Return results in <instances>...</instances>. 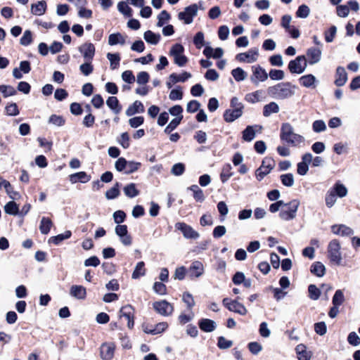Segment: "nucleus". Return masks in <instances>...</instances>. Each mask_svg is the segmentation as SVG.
<instances>
[{
  "instance_id": "e433bc0d",
  "label": "nucleus",
  "mask_w": 360,
  "mask_h": 360,
  "mask_svg": "<svg viewBox=\"0 0 360 360\" xmlns=\"http://www.w3.org/2000/svg\"><path fill=\"white\" fill-rule=\"evenodd\" d=\"M279 111V106L276 102H271L264 106L263 115L266 117H269L273 113H277Z\"/></svg>"
},
{
  "instance_id": "052dcab7",
  "label": "nucleus",
  "mask_w": 360,
  "mask_h": 360,
  "mask_svg": "<svg viewBox=\"0 0 360 360\" xmlns=\"http://www.w3.org/2000/svg\"><path fill=\"white\" fill-rule=\"evenodd\" d=\"M308 291L309 297H310V299L313 300H316L319 298L321 291L315 285H309L308 288Z\"/></svg>"
},
{
  "instance_id": "9b49d317",
  "label": "nucleus",
  "mask_w": 360,
  "mask_h": 360,
  "mask_svg": "<svg viewBox=\"0 0 360 360\" xmlns=\"http://www.w3.org/2000/svg\"><path fill=\"white\" fill-rule=\"evenodd\" d=\"M259 49L252 48L247 52L240 53L236 55V59L241 63H253L258 60Z\"/></svg>"
},
{
  "instance_id": "bf43d9fd",
  "label": "nucleus",
  "mask_w": 360,
  "mask_h": 360,
  "mask_svg": "<svg viewBox=\"0 0 360 360\" xmlns=\"http://www.w3.org/2000/svg\"><path fill=\"white\" fill-rule=\"evenodd\" d=\"M182 300L186 304L188 309L191 310V309L195 305V300L192 295L189 292H184L182 295Z\"/></svg>"
},
{
  "instance_id": "f8f14e48",
  "label": "nucleus",
  "mask_w": 360,
  "mask_h": 360,
  "mask_svg": "<svg viewBox=\"0 0 360 360\" xmlns=\"http://www.w3.org/2000/svg\"><path fill=\"white\" fill-rule=\"evenodd\" d=\"M222 302L223 304L231 311L243 316L245 315L248 312L245 307L237 300H232L226 297L223 300Z\"/></svg>"
},
{
  "instance_id": "cd10ccee",
  "label": "nucleus",
  "mask_w": 360,
  "mask_h": 360,
  "mask_svg": "<svg viewBox=\"0 0 360 360\" xmlns=\"http://www.w3.org/2000/svg\"><path fill=\"white\" fill-rule=\"evenodd\" d=\"M126 36L119 32L111 34L108 37V44L110 46L117 44L124 45L126 42Z\"/></svg>"
},
{
  "instance_id": "3c124183",
  "label": "nucleus",
  "mask_w": 360,
  "mask_h": 360,
  "mask_svg": "<svg viewBox=\"0 0 360 360\" xmlns=\"http://www.w3.org/2000/svg\"><path fill=\"white\" fill-rule=\"evenodd\" d=\"M107 58L109 60L110 63V68L112 70H115L118 67L120 61V57L119 53H108L107 54Z\"/></svg>"
},
{
  "instance_id": "338daca9",
  "label": "nucleus",
  "mask_w": 360,
  "mask_h": 360,
  "mask_svg": "<svg viewBox=\"0 0 360 360\" xmlns=\"http://www.w3.org/2000/svg\"><path fill=\"white\" fill-rule=\"evenodd\" d=\"M193 43L197 49H201L205 45L204 34L202 32H198L195 34L193 38Z\"/></svg>"
},
{
  "instance_id": "393cba45",
  "label": "nucleus",
  "mask_w": 360,
  "mask_h": 360,
  "mask_svg": "<svg viewBox=\"0 0 360 360\" xmlns=\"http://www.w3.org/2000/svg\"><path fill=\"white\" fill-rule=\"evenodd\" d=\"M91 179V176L88 175L85 172H79L69 176V180L71 184H76L79 181L81 183H86Z\"/></svg>"
},
{
  "instance_id": "4d7b16f0",
  "label": "nucleus",
  "mask_w": 360,
  "mask_h": 360,
  "mask_svg": "<svg viewBox=\"0 0 360 360\" xmlns=\"http://www.w3.org/2000/svg\"><path fill=\"white\" fill-rule=\"evenodd\" d=\"M119 183H116L113 187L108 190L105 193V197L108 200L117 198L120 195Z\"/></svg>"
},
{
  "instance_id": "49530a36",
  "label": "nucleus",
  "mask_w": 360,
  "mask_h": 360,
  "mask_svg": "<svg viewBox=\"0 0 360 360\" xmlns=\"http://www.w3.org/2000/svg\"><path fill=\"white\" fill-rule=\"evenodd\" d=\"M145 264L143 262H139L136 264V267L132 273V278L137 279L140 276H143L145 274Z\"/></svg>"
},
{
  "instance_id": "ddd939ff",
  "label": "nucleus",
  "mask_w": 360,
  "mask_h": 360,
  "mask_svg": "<svg viewBox=\"0 0 360 360\" xmlns=\"http://www.w3.org/2000/svg\"><path fill=\"white\" fill-rule=\"evenodd\" d=\"M175 228L181 231L184 237L187 239H197L200 236L198 232L186 223L178 222L175 224Z\"/></svg>"
},
{
  "instance_id": "0e129e2a",
  "label": "nucleus",
  "mask_w": 360,
  "mask_h": 360,
  "mask_svg": "<svg viewBox=\"0 0 360 360\" xmlns=\"http://www.w3.org/2000/svg\"><path fill=\"white\" fill-rule=\"evenodd\" d=\"M65 122V119L60 115H52L49 119V123L57 127H61L64 125Z\"/></svg>"
},
{
  "instance_id": "39448f33",
  "label": "nucleus",
  "mask_w": 360,
  "mask_h": 360,
  "mask_svg": "<svg viewBox=\"0 0 360 360\" xmlns=\"http://www.w3.org/2000/svg\"><path fill=\"white\" fill-rule=\"evenodd\" d=\"M140 167V162L127 161L124 158H119L115 164V167L117 171L124 172L126 174H129L137 171Z\"/></svg>"
},
{
  "instance_id": "f03ea898",
  "label": "nucleus",
  "mask_w": 360,
  "mask_h": 360,
  "mask_svg": "<svg viewBox=\"0 0 360 360\" xmlns=\"http://www.w3.org/2000/svg\"><path fill=\"white\" fill-rule=\"evenodd\" d=\"M280 139L292 146H299L305 141L304 137L295 133L292 126L288 122L281 125Z\"/></svg>"
},
{
  "instance_id": "a211bd4d",
  "label": "nucleus",
  "mask_w": 360,
  "mask_h": 360,
  "mask_svg": "<svg viewBox=\"0 0 360 360\" xmlns=\"http://www.w3.org/2000/svg\"><path fill=\"white\" fill-rule=\"evenodd\" d=\"M321 50L320 48H309L307 51V57L309 65L318 63L321 58Z\"/></svg>"
},
{
  "instance_id": "1a4fd4ad",
  "label": "nucleus",
  "mask_w": 360,
  "mask_h": 360,
  "mask_svg": "<svg viewBox=\"0 0 360 360\" xmlns=\"http://www.w3.org/2000/svg\"><path fill=\"white\" fill-rule=\"evenodd\" d=\"M198 11V6L195 4H192L185 8L184 11L179 13L178 18L185 24H191L193 22V18L197 15Z\"/></svg>"
},
{
  "instance_id": "864d4df0",
  "label": "nucleus",
  "mask_w": 360,
  "mask_h": 360,
  "mask_svg": "<svg viewBox=\"0 0 360 360\" xmlns=\"http://www.w3.org/2000/svg\"><path fill=\"white\" fill-rule=\"evenodd\" d=\"M91 61L92 60H85V62L79 66V70L85 76L89 75L94 70Z\"/></svg>"
},
{
  "instance_id": "423d86ee",
  "label": "nucleus",
  "mask_w": 360,
  "mask_h": 360,
  "mask_svg": "<svg viewBox=\"0 0 360 360\" xmlns=\"http://www.w3.org/2000/svg\"><path fill=\"white\" fill-rule=\"evenodd\" d=\"M184 52V48L180 44H175L169 51V55L174 58V63L179 67H184L188 62V58Z\"/></svg>"
},
{
  "instance_id": "e2e57ef3",
  "label": "nucleus",
  "mask_w": 360,
  "mask_h": 360,
  "mask_svg": "<svg viewBox=\"0 0 360 360\" xmlns=\"http://www.w3.org/2000/svg\"><path fill=\"white\" fill-rule=\"evenodd\" d=\"M170 18V15L166 11H162L158 16V27H162Z\"/></svg>"
},
{
  "instance_id": "4468645a",
  "label": "nucleus",
  "mask_w": 360,
  "mask_h": 360,
  "mask_svg": "<svg viewBox=\"0 0 360 360\" xmlns=\"http://www.w3.org/2000/svg\"><path fill=\"white\" fill-rule=\"evenodd\" d=\"M154 309L160 315L167 316L171 315L174 311V307L166 300H161L153 303Z\"/></svg>"
},
{
  "instance_id": "4c0bfd02",
  "label": "nucleus",
  "mask_w": 360,
  "mask_h": 360,
  "mask_svg": "<svg viewBox=\"0 0 360 360\" xmlns=\"http://www.w3.org/2000/svg\"><path fill=\"white\" fill-rule=\"evenodd\" d=\"M167 327V322H160L156 324L154 328L151 329L146 327L143 330L146 333L156 335L163 332Z\"/></svg>"
},
{
  "instance_id": "0eeeda50",
  "label": "nucleus",
  "mask_w": 360,
  "mask_h": 360,
  "mask_svg": "<svg viewBox=\"0 0 360 360\" xmlns=\"http://www.w3.org/2000/svg\"><path fill=\"white\" fill-rule=\"evenodd\" d=\"M275 161L266 157L263 159L261 166L255 171L256 179L261 181L275 167Z\"/></svg>"
},
{
  "instance_id": "bb28decb",
  "label": "nucleus",
  "mask_w": 360,
  "mask_h": 360,
  "mask_svg": "<svg viewBox=\"0 0 360 360\" xmlns=\"http://www.w3.org/2000/svg\"><path fill=\"white\" fill-rule=\"evenodd\" d=\"M243 114V110L239 109H228L224 114V118L227 122H232L239 118Z\"/></svg>"
},
{
  "instance_id": "aec40b11",
  "label": "nucleus",
  "mask_w": 360,
  "mask_h": 360,
  "mask_svg": "<svg viewBox=\"0 0 360 360\" xmlns=\"http://www.w3.org/2000/svg\"><path fill=\"white\" fill-rule=\"evenodd\" d=\"M300 84L306 88L315 89L318 84L316 77L311 74L302 76L299 79Z\"/></svg>"
},
{
  "instance_id": "69168bd1",
  "label": "nucleus",
  "mask_w": 360,
  "mask_h": 360,
  "mask_svg": "<svg viewBox=\"0 0 360 360\" xmlns=\"http://www.w3.org/2000/svg\"><path fill=\"white\" fill-rule=\"evenodd\" d=\"M183 98V92L181 90V88L180 86H178L177 88L172 89L169 94V98L171 101H177V100H181Z\"/></svg>"
},
{
  "instance_id": "b1692460",
  "label": "nucleus",
  "mask_w": 360,
  "mask_h": 360,
  "mask_svg": "<svg viewBox=\"0 0 360 360\" xmlns=\"http://www.w3.org/2000/svg\"><path fill=\"white\" fill-rule=\"evenodd\" d=\"M347 81V74L343 67H338L336 70L335 84L338 86H342Z\"/></svg>"
},
{
  "instance_id": "09e8293b",
  "label": "nucleus",
  "mask_w": 360,
  "mask_h": 360,
  "mask_svg": "<svg viewBox=\"0 0 360 360\" xmlns=\"http://www.w3.org/2000/svg\"><path fill=\"white\" fill-rule=\"evenodd\" d=\"M231 75L237 82H241L246 79L247 72H245L242 68H237L231 71Z\"/></svg>"
},
{
  "instance_id": "412c9836",
  "label": "nucleus",
  "mask_w": 360,
  "mask_h": 360,
  "mask_svg": "<svg viewBox=\"0 0 360 360\" xmlns=\"http://www.w3.org/2000/svg\"><path fill=\"white\" fill-rule=\"evenodd\" d=\"M262 127L259 125L248 126L243 131V139L245 141H252L256 134V131H260Z\"/></svg>"
},
{
  "instance_id": "9d476101",
  "label": "nucleus",
  "mask_w": 360,
  "mask_h": 360,
  "mask_svg": "<svg viewBox=\"0 0 360 360\" xmlns=\"http://www.w3.org/2000/svg\"><path fill=\"white\" fill-rule=\"evenodd\" d=\"M251 70L250 81L254 84L258 85L259 82H264L268 79V73L259 65L252 66Z\"/></svg>"
},
{
  "instance_id": "5fc2aeb1",
  "label": "nucleus",
  "mask_w": 360,
  "mask_h": 360,
  "mask_svg": "<svg viewBox=\"0 0 360 360\" xmlns=\"http://www.w3.org/2000/svg\"><path fill=\"white\" fill-rule=\"evenodd\" d=\"M337 201V196L332 192V191L328 190L326 194L325 202L326 205L328 208H331Z\"/></svg>"
},
{
  "instance_id": "37998d69",
  "label": "nucleus",
  "mask_w": 360,
  "mask_h": 360,
  "mask_svg": "<svg viewBox=\"0 0 360 360\" xmlns=\"http://www.w3.org/2000/svg\"><path fill=\"white\" fill-rule=\"evenodd\" d=\"M72 233L70 231H65L63 233L58 234L56 236H52L49 238V242L53 243L55 245L60 244L63 240L70 238Z\"/></svg>"
},
{
  "instance_id": "603ef678",
  "label": "nucleus",
  "mask_w": 360,
  "mask_h": 360,
  "mask_svg": "<svg viewBox=\"0 0 360 360\" xmlns=\"http://www.w3.org/2000/svg\"><path fill=\"white\" fill-rule=\"evenodd\" d=\"M231 165L230 164H227L225 165L222 169V172L220 174L221 180L223 183H225L230 177L233 175V173L231 172Z\"/></svg>"
},
{
  "instance_id": "13d9d810",
  "label": "nucleus",
  "mask_w": 360,
  "mask_h": 360,
  "mask_svg": "<svg viewBox=\"0 0 360 360\" xmlns=\"http://www.w3.org/2000/svg\"><path fill=\"white\" fill-rule=\"evenodd\" d=\"M183 119V116H180L173 119L169 124L165 127V132L166 134H170L177 126L180 124Z\"/></svg>"
},
{
  "instance_id": "7c9ffc66",
  "label": "nucleus",
  "mask_w": 360,
  "mask_h": 360,
  "mask_svg": "<svg viewBox=\"0 0 360 360\" xmlns=\"http://www.w3.org/2000/svg\"><path fill=\"white\" fill-rule=\"evenodd\" d=\"M264 91L263 90H257L254 92L248 94L245 96V100L251 103H255L261 101L264 98Z\"/></svg>"
},
{
  "instance_id": "8fccbe9b",
  "label": "nucleus",
  "mask_w": 360,
  "mask_h": 360,
  "mask_svg": "<svg viewBox=\"0 0 360 360\" xmlns=\"http://www.w3.org/2000/svg\"><path fill=\"white\" fill-rule=\"evenodd\" d=\"M117 9L119 12L127 17H131L132 15V9L124 1L118 3Z\"/></svg>"
},
{
  "instance_id": "de8ad7c7",
  "label": "nucleus",
  "mask_w": 360,
  "mask_h": 360,
  "mask_svg": "<svg viewBox=\"0 0 360 360\" xmlns=\"http://www.w3.org/2000/svg\"><path fill=\"white\" fill-rule=\"evenodd\" d=\"M274 81L282 80L285 78V72L282 70L271 69L268 73V77Z\"/></svg>"
},
{
  "instance_id": "79ce46f5",
  "label": "nucleus",
  "mask_w": 360,
  "mask_h": 360,
  "mask_svg": "<svg viewBox=\"0 0 360 360\" xmlns=\"http://www.w3.org/2000/svg\"><path fill=\"white\" fill-rule=\"evenodd\" d=\"M191 77V75L189 72H184L181 75H177L175 73H172L169 75V80L172 82V83L177 82H184L188 79Z\"/></svg>"
},
{
  "instance_id": "6e6552de",
  "label": "nucleus",
  "mask_w": 360,
  "mask_h": 360,
  "mask_svg": "<svg viewBox=\"0 0 360 360\" xmlns=\"http://www.w3.org/2000/svg\"><path fill=\"white\" fill-rule=\"evenodd\" d=\"M307 67V61L305 56H299L288 64V69L291 73L301 74L304 72Z\"/></svg>"
},
{
  "instance_id": "c03bdc74",
  "label": "nucleus",
  "mask_w": 360,
  "mask_h": 360,
  "mask_svg": "<svg viewBox=\"0 0 360 360\" xmlns=\"http://www.w3.org/2000/svg\"><path fill=\"white\" fill-rule=\"evenodd\" d=\"M4 211L6 214L11 215H17L19 214V207L18 205L14 201H10L6 204L4 206Z\"/></svg>"
},
{
  "instance_id": "20e7f679",
  "label": "nucleus",
  "mask_w": 360,
  "mask_h": 360,
  "mask_svg": "<svg viewBox=\"0 0 360 360\" xmlns=\"http://www.w3.org/2000/svg\"><path fill=\"white\" fill-rule=\"evenodd\" d=\"M300 205V202L297 199L285 203L283 207H286V208H282L279 212L280 219L286 221L295 219Z\"/></svg>"
},
{
  "instance_id": "5701e85b",
  "label": "nucleus",
  "mask_w": 360,
  "mask_h": 360,
  "mask_svg": "<svg viewBox=\"0 0 360 360\" xmlns=\"http://www.w3.org/2000/svg\"><path fill=\"white\" fill-rule=\"evenodd\" d=\"M70 295L77 300H84L86 297V290L82 285H73L70 288Z\"/></svg>"
},
{
  "instance_id": "c756f323",
  "label": "nucleus",
  "mask_w": 360,
  "mask_h": 360,
  "mask_svg": "<svg viewBox=\"0 0 360 360\" xmlns=\"http://www.w3.org/2000/svg\"><path fill=\"white\" fill-rule=\"evenodd\" d=\"M46 10V3L45 1H39L37 4H32L31 12L35 15H42Z\"/></svg>"
},
{
  "instance_id": "2f4dec72",
  "label": "nucleus",
  "mask_w": 360,
  "mask_h": 360,
  "mask_svg": "<svg viewBox=\"0 0 360 360\" xmlns=\"http://www.w3.org/2000/svg\"><path fill=\"white\" fill-rule=\"evenodd\" d=\"M144 106L141 101H136L131 105H130L126 110L127 116H131L136 113L143 112Z\"/></svg>"
},
{
  "instance_id": "c85d7f7f",
  "label": "nucleus",
  "mask_w": 360,
  "mask_h": 360,
  "mask_svg": "<svg viewBox=\"0 0 360 360\" xmlns=\"http://www.w3.org/2000/svg\"><path fill=\"white\" fill-rule=\"evenodd\" d=\"M330 191L338 197L344 198L347 195L348 191L346 186L340 181L336 182Z\"/></svg>"
},
{
  "instance_id": "f3484780",
  "label": "nucleus",
  "mask_w": 360,
  "mask_h": 360,
  "mask_svg": "<svg viewBox=\"0 0 360 360\" xmlns=\"http://www.w3.org/2000/svg\"><path fill=\"white\" fill-rule=\"evenodd\" d=\"M333 234L343 237L350 236L354 234V230L345 224H335L331 226Z\"/></svg>"
},
{
  "instance_id": "774afa93",
  "label": "nucleus",
  "mask_w": 360,
  "mask_h": 360,
  "mask_svg": "<svg viewBox=\"0 0 360 360\" xmlns=\"http://www.w3.org/2000/svg\"><path fill=\"white\" fill-rule=\"evenodd\" d=\"M0 91H1L4 97H8L13 96L16 94V90L11 86L2 85L0 86Z\"/></svg>"
},
{
  "instance_id": "dca6fc26",
  "label": "nucleus",
  "mask_w": 360,
  "mask_h": 360,
  "mask_svg": "<svg viewBox=\"0 0 360 360\" xmlns=\"http://www.w3.org/2000/svg\"><path fill=\"white\" fill-rule=\"evenodd\" d=\"M115 345L112 342L103 343L100 348L101 357L103 360L112 359L115 352Z\"/></svg>"
},
{
  "instance_id": "a878e982",
  "label": "nucleus",
  "mask_w": 360,
  "mask_h": 360,
  "mask_svg": "<svg viewBox=\"0 0 360 360\" xmlns=\"http://www.w3.org/2000/svg\"><path fill=\"white\" fill-rule=\"evenodd\" d=\"M199 328L206 333H211L214 331L217 327L216 323L208 319H202L199 321Z\"/></svg>"
},
{
  "instance_id": "a18cd8bd",
  "label": "nucleus",
  "mask_w": 360,
  "mask_h": 360,
  "mask_svg": "<svg viewBox=\"0 0 360 360\" xmlns=\"http://www.w3.org/2000/svg\"><path fill=\"white\" fill-rule=\"evenodd\" d=\"M280 179L282 184L286 187H292L295 184L294 176L291 173L281 175Z\"/></svg>"
},
{
  "instance_id": "680f3d73",
  "label": "nucleus",
  "mask_w": 360,
  "mask_h": 360,
  "mask_svg": "<svg viewBox=\"0 0 360 360\" xmlns=\"http://www.w3.org/2000/svg\"><path fill=\"white\" fill-rule=\"evenodd\" d=\"M309 13H310V9L305 4H302L300 6H299L297 11H296L297 17L300 18H307L309 16Z\"/></svg>"
},
{
  "instance_id": "c9c22d12",
  "label": "nucleus",
  "mask_w": 360,
  "mask_h": 360,
  "mask_svg": "<svg viewBox=\"0 0 360 360\" xmlns=\"http://www.w3.org/2000/svg\"><path fill=\"white\" fill-rule=\"evenodd\" d=\"M143 38L148 44L156 45L159 43L161 36L160 34H155L150 30L145 32Z\"/></svg>"
},
{
  "instance_id": "473e14b6",
  "label": "nucleus",
  "mask_w": 360,
  "mask_h": 360,
  "mask_svg": "<svg viewBox=\"0 0 360 360\" xmlns=\"http://www.w3.org/2000/svg\"><path fill=\"white\" fill-rule=\"evenodd\" d=\"M106 104L115 114H119L122 110V107L119 103V101L115 96H110L106 101Z\"/></svg>"
},
{
  "instance_id": "a19ab883",
  "label": "nucleus",
  "mask_w": 360,
  "mask_h": 360,
  "mask_svg": "<svg viewBox=\"0 0 360 360\" xmlns=\"http://www.w3.org/2000/svg\"><path fill=\"white\" fill-rule=\"evenodd\" d=\"M52 221L49 218L42 217L40 221L39 230L42 234H48L52 226Z\"/></svg>"
},
{
  "instance_id": "4be33fe9",
  "label": "nucleus",
  "mask_w": 360,
  "mask_h": 360,
  "mask_svg": "<svg viewBox=\"0 0 360 360\" xmlns=\"http://www.w3.org/2000/svg\"><path fill=\"white\" fill-rule=\"evenodd\" d=\"M188 272L191 277L198 278L204 274V266L200 261H194L189 267Z\"/></svg>"
},
{
  "instance_id": "72a5a7b5",
  "label": "nucleus",
  "mask_w": 360,
  "mask_h": 360,
  "mask_svg": "<svg viewBox=\"0 0 360 360\" xmlns=\"http://www.w3.org/2000/svg\"><path fill=\"white\" fill-rule=\"evenodd\" d=\"M193 192V198L197 201L202 202L205 200V196L201 188L198 185H192L187 188Z\"/></svg>"
},
{
  "instance_id": "58836bf2",
  "label": "nucleus",
  "mask_w": 360,
  "mask_h": 360,
  "mask_svg": "<svg viewBox=\"0 0 360 360\" xmlns=\"http://www.w3.org/2000/svg\"><path fill=\"white\" fill-rule=\"evenodd\" d=\"M311 272L318 277H322L325 274L326 267L321 262H316L311 266Z\"/></svg>"
},
{
  "instance_id": "6ab92c4d",
  "label": "nucleus",
  "mask_w": 360,
  "mask_h": 360,
  "mask_svg": "<svg viewBox=\"0 0 360 360\" xmlns=\"http://www.w3.org/2000/svg\"><path fill=\"white\" fill-rule=\"evenodd\" d=\"M133 309L130 305L122 307L120 311V317L124 318L127 321V326L131 328L134 326V320L132 317Z\"/></svg>"
},
{
  "instance_id": "7ed1b4c3",
  "label": "nucleus",
  "mask_w": 360,
  "mask_h": 360,
  "mask_svg": "<svg viewBox=\"0 0 360 360\" xmlns=\"http://www.w3.org/2000/svg\"><path fill=\"white\" fill-rule=\"evenodd\" d=\"M328 258L329 260L337 264L340 265L342 260V255L341 251V245L338 240L333 239L330 240L327 247Z\"/></svg>"
},
{
  "instance_id": "f257e3e1",
  "label": "nucleus",
  "mask_w": 360,
  "mask_h": 360,
  "mask_svg": "<svg viewBox=\"0 0 360 360\" xmlns=\"http://www.w3.org/2000/svg\"><path fill=\"white\" fill-rule=\"evenodd\" d=\"M296 86L290 82H281L267 89L268 95L276 100H285L293 96Z\"/></svg>"
},
{
  "instance_id": "ea45409f",
  "label": "nucleus",
  "mask_w": 360,
  "mask_h": 360,
  "mask_svg": "<svg viewBox=\"0 0 360 360\" xmlns=\"http://www.w3.org/2000/svg\"><path fill=\"white\" fill-rule=\"evenodd\" d=\"M124 193L129 198H134L139 194V190L136 188V184L134 183L126 185L123 188Z\"/></svg>"
},
{
  "instance_id": "2eb2a0df",
  "label": "nucleus",
  "mask_w": 360,
  "mask_h": 360,
  "mask_svg": "<svg viewBox=\"0 0 360 360\" xmlns=\"http://www.w3.org/2000/svg\"><path fill=\"white\" fill-rule=\"evenodd\" d=\"M79 51L84 60H92L95 55V46L92 43L86 42L79 47Z\"/></svg>"
},
{
  "instance_id": "6e6d98bb",
  "label": "nucleus",
  "mask_w": 360,
  "mask_h": 360,
  "mask_svg": "<svg viewBox=\"0 0 360 360\" xmlns=\"http://www.w3.org/2000/svg\"><path fill=\"white\" fill-rule=\"evenodd\" d=\"M194 318V313L192 310L188 309V312L187 314L181 313L179 317L178 321L180 324L184 325L188 322H190Z\"/></svg>"
},
{
  "instance_id": "f704fd0d",
  "label": "nucleus",
  "mask_w": 360,
  "mask_h": 360,
  "mask_svg": "<svg viewBox=\"0 0 360 360\" xmlns=\"http://www.w3.org/2000/svg\"><path fill=\"white\" fill-rule=\"evenodd\" d=\"M296 353L299 360H309L311 354L310 352L307 350L306 347L304 345H298L296 348Z\"/></svg>"
}]
</instances>
